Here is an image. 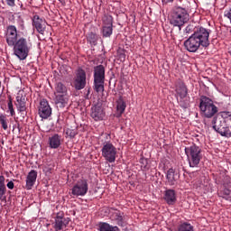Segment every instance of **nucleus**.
Instances as JSON below:
<instances>
[{"mask_svg":"<svg viewBox=\"0 0 231 231\" xmlns=\"http://www.w3.org/2000/svg\"><path fill=\"white\" fill-rule=\"evenodd\" d=\"M38 115L40 118L46 120L51 116V106L47 99H42L38 108Z\"/></svg>","mask_w":231,"mask_h":231,"instance_id":"nucleus-12","label":"nucleus"},{"mask_svg":"<svg viewBox=\"0 0 231 231\" xmlns=\"http://www.w3.org/2000/svg\"><path fill=\"white\" fill-rule=\"evenodd\" d=\"M116 225L118 226H121V228H125L127 226V220L125 219V216L123 215L116 222Z\"/></svg>","mask_w":231,"mask_h":231,"instance_id":"nucleus-36","label":"nucleus"},{"mask_svg":"<svg viewBox=\"0 0 231 231\" xmlns=\"http://www.w3.org/2000/svg\"><path fill=\"white\" fill-rule=\"evenodd\" d=\"M6 5L14 7L15 6V0H5Z\"/></svg>","mask_w":231,"mask_h":231,"instance_id":"nucleus-40","label":"nucleus"},{"mask_svg":"<svg viewBox=\"0 0 231 231\" xmlns=\"http://www.w3.org/2000/svg\"><path fill=\"white\" fill-rule=\"evenodd\" d=\"M69 225V218H64V214L58 213L55 217L54 229L56 231L62 230L64 226Z\"/></svg>","mask_w":231,"mask_h":231,"instance_id":"nucleus-16","label":"nucleus"},{"mask_svg":"<svg viewBox=\"0 0 231 231\" xmlns=\"http://www.w3.org/2000/svg\"><path fill=\"white\" fill-rule=\"evenodd\" d=\"M221 8H225V6H222Z\"/></svg>","mask_w":231,"mask_h":231,"instance_id":"nucleus-46","label":"nucleus"},{"mask_svg":"<svg viewBox=\"0 0 231 231\" xmlns=\"http://www.w3.org/2000/svg\"><path fill=\"white\" fill-rule=\"evenodd\" d=\"M123 216H124V212L116 209V211L111 214L110 217L112 221L117 222L119 218L122 217Z\"/></svg>","mask_w":231,"mask_h":231,"instance_id":"nucleus-35","label":"nucleus"},{"mask_svg":"<svg viewBox=\"0 0 231 231\" xmlns=\"http://www.w3.org/2000/svg\"><path fill=\"white\" fill-rule=\"evenodd\" d=\"M89 190V186L88 184L87 179H79L71 189L72 196H86Z\"/></svg>","mask_w":231,"mask_h":231,"instance_id":"nucleus-10","label":"nucleus"},{"mask_svg":"<svg viewBox=\"0 0 231 231\" xmlns=\"http://www.w3.org/2000/svg\"><path fill=\"white\" fill-rule=\"evenodd\" d=\"M0 124L4 131L8 130V117H6V115H4V114L0 115Z\"/></svg>","mask_w":231,"mask_h":231,"instance_id":"nucleus-31","label":"nucleus"},{"mask_svg":"<svg viewBox=\"0 0 231 231\" xmlns=\"http://www.w3.org/2000/svg\"><path fill=\"white\" fill-rule=\"evenodd\" d=\"M5 176L0 175V189H6V184H5Z\"/></svg>","mask_w":231,"mask_h":231,"instance_id":"nucleus-39","label":"nucleus"},{"mask_svg":"<svg viewBox=\"0 0 231 231\" xmlns=\"http://www.w3.org/2000/svg\"><path fill=\"white\" fill-rule=\"evenodd\" d=\"M106 83V68L104 65H97L94 67V83L93 89L96 93H104Z\"/></svg>","mask_w":231,"mask_h":231,"instance_id":"nucleus-5","label":"nucleus"},{"mask_svg":"<svg viewBox=\"0 0 231 231\" xmlns=\"http://www.w3.org/2000/svg\"><path fill=\"white\" fill-rule=\"evenodd\" d=\"M0 200L6 201V188L0 189Z\"/></svg>","mask_w":231,"mask_h":231,"instance_id":"nucleus-38","label":"nucleus"},{"mask_svg":"<svg viewBox=\"0 0 231 231\" xmlns=\"http://www.w3.org/2000/svg\"><path fill=\"white\" fill-rule=\"evenodd\" d=\"M142 162H145V163H147V160L145 159H143Z\"/></svg>","mask_w":231,"mask_h":231,"instance_id":"nucleus-44","label":"nucleus"},{"mask_svg":"<svg viewBox=\"0 0 231 231\" xmlns=\"http://www.w3.org/2000/svg\"><path fill=\"white\" fill-rule=\"evenodd\" d=\"M163 199L167 203V205H174L176 201H178V199L176 197V190L171 189H166L164 191Z\"/></svg>","mask_w":231,"mask_h":231,"instance_id":"nucleus-19","label":"nucleus"},{"mask_svg":"<svg viewBox=\"0 0 231 231\" xmlns=\"http://www.w3.org/2000/svg\"><path fill=\"white\" fill-rule=\"evenodd\" d=\"M213 131L224 136L225 138H231V112L222 111L219 112L211 120Z\"/></svg>","mask_w":231,"mask_h":231,"instance_id":"nucleus-3","label":"nucleus"},{"mask_svg":"<svg viewBox=\"0 0 231 231\" xmlns=\"http://www.w3.org/2000/svg\"><path fill=\"white\" fill-rule=\"evenodd\" d=\"M69 101V97L68 96V94H56L55 96V104L57 107H66Z\"/></svg>","mask_w":231,"mask_h":231,"instance_id":"nucleus-20","label":"nucleus"},{"mask_svg":"<svg viewBox=\"0 0 231 231\" xmlns=\"http://www.w3.org/2000/svg\"><path fill=\"white\" fill-rule=\"evenodd\" d=\"M62 145V135L54 134L49 137V147L50 149H59Z\"/></svg>","mask_w":231,"mask_h":231,"instance_id":"nucleus-17","label":"nucleus"},{"mask_svg":"<svg viewBox=\"0 0 231 231\" xmlns=\"http://www.w3.org/2000/svg\"><path fill=\"white\" fill-rule=\"evenodd\" d=\"M7 189H9L10 190H14V187H15V184H14V181L10 180L7 184H6Z\"/></svg>","mask_w":231,"mask_h":231,"instance_id":"nucleus-41","label":"nucleus"},{"mask_svg":"<svg viewBox=\"0 0 231 231\" xmlns=\"http://www.w3.org/2000/svg\"><path fill=\"white\" fill-rule=\"evenodd\" d=\"M7 107L11 116H15V109H14V101L12 99V96H8Z\"/></svg>","mask_w":231,"mask_h":231,"instance_id":"nucleus-33","label":"nucleus"},{"mask_svg":"<svg viewBox=\"0 0 231 231\" xmlns=\"http://www.w3.org/2000/svg\"><path fill=\"white\" fill-rule=\"evenodd\" d=\"M54 89V95H68V87L60 81L55 83Z\"/></svg>","mask_w":231,"mask_h":231,"instance_id":"nucleus-24","label":"nucleus"},{"mask_svg":"<svg viewBox=\"0 0 231 231\" xmlns=\"http://www.w3.org/2000/svg\"><path fill=\"white\" fill-rule=\"evenodd\" d=\"M174 0H162L163 5H168V3H173Z\"/></svg>","mask_w":231,"mask_h":231,"instance_id":"nucleus-43","label":"nucleus"},{"mask_svg":"<svg viewBox=\"0 0 231 231\" xmlns=\"http://www.w3.org/2000/svg\"><path fill=\"white\" fill-rule=\"evenodd\" d=\"M0 88H1V81H0Z\"/></svg>","mask_w":231,"mask_h":231,"instance_id":"nucleus-47","label":"nucleus"},{"mask_svg":"<svg viewBox=\"0 0 231 231\" xmlns=\"http://www.w3.org/2000/svg\"><path fill=\"white\" fill-rule=\"evenodd\" d=\"M99 231H120V227L117 226H111L107 222H99L98 225Z\"/></svg>","mask_w":231,"mask_h":231,"instance_id":"nucleus-23","label":"nucleus"},{"mask_svg":"<svg viewBox=\"0 0 231 231\" xmlns=\"http://www.w3.org/2000/svg\"><path fill=\"white\" fill-rule=\"evenodd\" d=\"M102 156L109 163H115L116 160V147L113 143L106 142L101 149Z\"/></svg>","mask_w":231,"mask_h":231,"instance_id":"nucleus-9","label":"nucleus"},{"mask_svg":"<svg viewBox=\"0 0 231 231\" xmlns=\"http://www.w3.org/2000/svg\"><path fill=\"white\" fill-rule=\"evenodd\" d=\"M104 26H113V16L109 14H105L103 16Z\"/></svg>","mask_w":231,"mask_h":231,"instance_id":"nucleus-34","label":"nucleus"},{"mask_svg":"<svg viewBox=\"0 0 231 231\" xmlns=\"http://www.w3.org/2000/svg\"><path fill=\"white\" fill-rule=\"evenodd\" d=\"M32 26L36 28L37 32L42 35H44L46 30V22L42 20L38 14H34L32 17Z\"/></svg>","mask_w":231,"mask_h":231,"instance_id":"nucleus-15","label":"nucleus"},{"mask_svg":"<svg viewBox=\"0 0 231 231\" xmlns=\"http://www.w3.org/2000/svg\"><path fill=\"white\" fill-rule=\"evenodd\" d=\"M210 31L208 29L197 30L186 41H184V48L189 53H196L198 50H207L210 46Z\"/></svg>","mask_w":231,"mask_h":231,"instance_id":"nucleus-2","label":"nucleus"},{"mask_svg":"<svg viewBox=\"0 0 231 231\" xmlns=\"http://www.w3.org/2000/svg\"><path fill=\"white\" fill-rule=\"evenodd\" d=\"M220 181L222 182L223 187L231 188V178L230 176L224 174L220 177Z\"/></svg>","mask_w":231,"mask_h":231,"instance_id":"nucleus-32","label":"nucleus"},{"mask_svg":"<svg viewBox=\"0 0 231 231\" xmlns=\"http://www.w3.org/2000/svg\"><path fill=\"white\" fill-rule=\"evenodd\" d=\"M5 41L10 48H13L14 55L19 60H26L32 50L30 39L21 36V32L17 31L15 25H9L5 31Z\"/></svg>","mask_w":231,"mask_h":231,"instance_id":"nucleus-1","label":"nucleus"},{"mask_svg":"<svg viewBox=\"0 0 231 231\" xmlns=\"http://www.w3.org/2000/svg\"><path fill=\"white\" fill-rule=\"evenodd\" d=\"M177 231H194V226L190 223L183 222L178 226Z\"/></svg>","mask_w":231,"mask_h":231,"instance_id":"nucleus-27","label":"nucleus"},{"mask_svg":"<svg viewBox=\"0 0 231 231\" xmlns=\"http://www.w3.org/2000/svg\"><path fill=\"white\" fill-rule=\"evenodd\" d=\"M189 12L183 7H177L171 13V24L178 26L181 30V26L189 21Z\"/></svg>","mask_w":231,"mask_h":231,"instance_id":"nucleus-7","label":"nucleus"},{"mask_svg":"<svg viewBox=\"0 0 231 231\" xmlns=\"http://www.w3.org/2000/svg\"><path fill=\"white\" fill-rule=\"evenodd\" d=\"M176 176H178V173H176L174 169L171 168L167 171L166 180L170 187H174V185H176V181H178V178H176Z\"/></svg>","mask_w":231,"mask_h":231,"instance_id":"nucleus-21","label":"nucleus"},{"mask_svg":"<svg viewBox=\"0 0 231 231\" xmlns=\"http://www.w3.org/2000/svg\"><path fill=\"white\" fill-rule=\"evenodd\" d=\"M117 56L119 60H121V62H125V51L124 50L117 51Z\"/></svg>","mask_w":231,"mask_h":231,"instance_id":"nucleus-37","label":"nucleus"},{"mask_svg":"<svg viewBox=\"0 0 231 231\" xmlns=\"http://www.w3.org/2000/svg\"><path fill=\"white\" fill-rule=\"evenodd\" d=\"M35 181H37V171L32 170L26 177L25 189L27 190H32V189L35 185Z\"/></svg>","mask_w":231,"mask_h":231,"instance_id":"nucleus-18","label":"nucleus"},{"mask_svg":"<svg viewBox=\"0 0 231 231\" xmlns=\"http://www.w3.org/2000/svg\"><path fill=\"white\" fill-rule=\"evenodd\" d=\"M66 134L67 138H70V140H73L77 134H79V129L77 127L75 128H67L66 129Z\"/></svg>","mask_w":231,"mask_h":231,"instance_id":"nucleus-30","label":"nucleus"},{"mask_svg":"<svg viewBox=\"0 0 231 231\" xmlns=\"http://www.w3.org/2000/svg\"><path fill=\"white\" fill-rule=\"evenodd\" d=\"M230 195H231L230 187H223V189H221L218 192L219 198H223L224 199H226V201H229V199H231Z\"/></svg>","mask_w":231,"mask_h":231,"instance_id":"nucleus-26","label":"nucleus"},{"mask_svg":"<svg viewBox=\"0 0 231 231\" xmlns=\"http://www.w3.org/2000/svg\"><path fill=\"white\" fill-rule=\"evenodd\" d=\"M199 30H207V28L197 27V26H194V24H189L185 28V33H196Z\"/></svg>","mask_w":231,"mask_h":231,"instance_id":"nucleus-29","label":"nucleus"},{"mask_svg":"<svg viewBox=\"0 0 231 231\" xmlns=\"http://www.w3.org/2000/svg\"><path fill=\"white\" fill-rule=\"evenodd\" d=\"M2 144H5V141H2Z\"/></svg>","mask_w":231,"mask_h":231,"instance_id":"nucleus-45","label":"nucleus"},{"mask_svg":"<svg viewBox=\"0 0 231 231\" xmlns=\"http://www.w3.org/2000/svg\"><path fill=\"white\" fill-rule=\"evenodd\" d=\"M175 86V93L177 97H180V106L183 107V109H187L189 107V103L185 102V98H187V95H189V88L185 82L181 79H177L174 83Z\"/></svg>","mask_w":231,"mask_h":231,"instance_id":"nucleus-8","label":"nucleus"},{"mask_svg":"<svg viewBox=\"0 0 231 231\" xmlns=\"http://www.w3.org/2000/svg\"><path fill=\"white\" fill-rule=\"evenodd\" d=\"M125 107H127V104H125V101H124V98L120 97L117 100V106H116L117 118H120V116L124 115V113L125 112Z\"/></svg>","mask_w":231,"mask_h":231,"instance_id":"nucleus-25","label":"nucleus"},{"mask_svg":"<svg viewBox=\"0 0 231 231\" xmlns=\"http://www.w3.org/2000/svg\"><path fill=\"white\" fill-rule=\"evenodd\" d=\"M90 116L95 120V122L104 120L106 112H104V108H102V105L100 103H97L91 106Z\"/></svg>","mask_w":231,"mask_h":231,"instance_id":"nucleus-13","label":"nucleus"},{"mask_svg":"<svg viewBox=\"0 0 231 231\" xmlns=\"http://www.w3.org/2000/svg\"><path fill=\"white\" fill-rule=\"evenodd\" d=\"M199 107L203 118H214L219 113V108L214 104V100L207 96H200Z\"/></svg>","mask_w":231,"mask_h":231,"instance_id":"nucleus-4","label":"nucleus"},{"mask_svg":"<svg viewBox=\"0 0 231 231\" xmlns=\"http://www.w3.org/2000/svg\"><path fill=\"white\" fill-rule=\"evenodd\" d=\"M103 37H111L113 35V25H103L102 27Z\"/></svg>","mask_w":231,"mask_h":231,"instance_id":"nucleus-28","label":"nucleus"},{"mask_svg":"<svg viewBox=\"0 0 231 231\" xmlns=\"http://www.w3.org/2000/svg\"><path fill=\"white\" fill-rule=\"evenodd\" d=\"M86 84H88L86 70L79 69L73 81V86L76 91L84 89V88H86Z\"/></svg>","mask_w":231,"mask_h":231,"instance_id":"nucleus-11","label":"nucleus"},{"mask_svg":"<svg viewBox=\"0 0 231 231\" xmlns=\"http://www.w3.org/2000/svg\"><path fill=\"white\" fill-rule=\"evenodd\" d=\"M178 178H180V175H178Z\"/></svg>","mask_w":231,"mask_h":231,"instance_id":"nucleus-48","label":"nucleus"},{"mask_svg":"<svg viewBox=\"0 0 231 231\" xmlns=\"http://www.w3.org/2000/svg\"><path fill=\"white\" fill-rule=\"evenodd\" d=\"M185 154L188 158L189 167H198L199 165V162L203 158V154H201V148L196 144H192L191 146L185 148Z\"/></svg>","mask_w":231,"mask_h":231,"instance_id":"nucleus-6","label":"nucleus"},{"mask_svg":"<svg viewBox=\"0 0 231 231\" xmlns=\"http://www.w3.org/2000/svg\"><path fill=\"white\" fill-rule=\"evenodd\" d=\"M98 39H100V36H98L95 31H91L87 34V42H88L90 46H97V44H98Z\"/></svg>","mask_w":231,"mask_h":231,"instance_id":"nucleus-22","label":"nucleus"},{"mask_svg":"<svg viewBox=\"0 0 231 231\" xmlns=\"http://www.w3.org/2000/svg\"><path fill=\"white\" fill-rule=\"evenodd\" d=\"M90 93H91V87H89V88H88V90H87V94H86V96H85V98H86L87 100H89V99L91 98V97H89Z\"/></svg>","mask_w":231,"mask_h":231,"instance_id":"nucleus-42","label":"nucleus"},{"mask_svg":"<svg viewBox=\"0 0 231 231\" xmlns=\"http://www.w3.org/2000/svg\"><path fill=\"white\" fill-rule=\"evenodd\" d=\"M15 106L18 113H20L23 116H26V115L28 114L26 112V110L28 109L26 107V97L23 95L16 96Z\"/></svg>","mask_w":231,"mask_h":231,"instance_id":"nucleus-14","label":"nucleus"}]
</instances>
